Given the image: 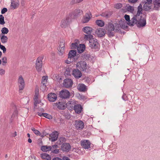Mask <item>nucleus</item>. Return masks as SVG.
Segmentation results:
<instances>
[{
    "mask_svg": "<svg viewBox=\"0 0 160 160\" xmlns=\"http://www.w3.org/2000/svg\"><path fill=\"white\" fill-rule=\"evenodd\" d=\"M126 22L124 19L119 21V23L117 22L113 24L109 22L106 25V28L107 31V34L109 38L113 37L115 36V32H117L119 31L120 27L122 25L125 23Z\"/></svg>",
    "mask_w": 160,
    "mask_h": 160,
    "instance_id": "nucleus-1",
    "label": "nucleus"
},
{
    "mask_svg": "<svg viewBox=\"0 0 160 160\" xmlns=\"http://www.w3.org/2000/svg\"><path fill=\"white\" fill-rule=\"evenodd\" d=\"M142 11H138L137 14L134 15L132 18V22L129 23L128 25L132 26L136 24L138 27H143L146 25V15L144 14H143V16L142 15Z\"/></svg>",
    "mask_w": 160,
    "mask_h": 160,
    "instance_id": "nucleus-2",
    "label": "nucleus"
},
{
    "mask_svg": "<svg viewBox=\"0 0 160 160\" xmlns=\"http://www.w3.org/2000/svg\"><path fill=\"white\" fill-rule=\"evenodd\" d=\"M80 13V11H74L69 13L67 16L66 18L62 20L61 27L63 28L68 27L72 22V19L76 18L79 15Z\"/></svg>",
    "mask_w": 160,
    "mask_h": 160,
    "instance_id": "nucleus-3",
    "label": "nucleus"
},
{
    "mask_svg": "<svg viewBox=\"0 0 160 160\" xmlns=\"http://www.w3.org/2000/svg\"><path fill=\"white\" fill-rule=\"evenodd\" d=\"M93 36L91 34L85 35L84 38L89 41V46L92 49H95L96 50H98L100 45L98 42V40L96 38H93Z\"/></svg>",
    "mask_w": 160,
    "mask_h": 160,
    "instance_id": "nucleus-4",
    "label": "nucleus"
},
{
    "mask_svg": "<svg viewBox=\"0 0 160 160\" xmlns=\"http://www.w3.org/2000/svg\"><path fill=\"white\" fill-rule=\"evenodd\" d=\"M76 67L84 73H87L88 72V69L89 67L86 62L84 61L78 62L77 63Z\"/></svg>",
    "mask_w": 160,
    "mask_h": 160,
    "instance_id": "nucleus-5",
    "label": "nucleus"
},
{
    "mask_svg": "<svg viewBox=\"0 0 160 160\" xmlns=\"http://www.w3.org/2000/svg\"><path fill=\"white\" fill-rule=\"evenodd\" d=\"M43 57H38L37 59L36 63V68L38 72L41 71L42 66V60Z\"/></svg>",
    "mask_w": 160,
    "mask_h": 160,
    "instance_id": "nucleus-6",
    "label": "nucleus"
},
{
    "mask_svg": "<svg viewBox=\"0 0 160 160\" xmlns=\"http://www.w3.org/2000/svg\"><path fill=\"white\" fill-rule=\"evenodd\" d=\"M152 2V0H143L142 3L143 4V10L150 9Z\"/></svg>",
    "mask_w": 160,
    "mask_h": 160,
    "instance_id": "nucleus-7",
    "label": "nucleus"
},
{
    "mask_svg": "<svg viewBox=\"0 0 160 160\" xmlns=\"http://www.w3.org/2000/svg\"><path fill=\"white\" fill-rule=\"evenodd\" d=\"M59 94L60 98L63 99L68 98L70 96L69 92L66 89L61 90Z\"/></svg>",
    "mask_w": 160,
    "mask_h": 160,
    "instance_id": "nucleus-8",
    "label": "nucleus"
},
{
    "mask_svg": "<svg viewBox=\"0 0 160 160\" xmlns=\"http://www.w3.org/2000/svg\"><path fill=\"white\" fill-rule=\"evenodd\" d=\"M73 83L72 80L70 78H66L63 80V87L66 88H71Z\"/></svg>",
    "mask_w": 160,
    "mask_h": 160,
    "instance_id": "nucleus-9",
    "label": "nucleus"
},
{
    "mask_svg": "<svg viewBox=\"0 0 160 160\" xmlns=\"http://www.w3.org/2000/svg\"><path fill=\"white\" fill-rule=\"evenodd\" d=\"M64 100H62L61 101L58 102L54 103V104L59 109L64 110L67 108L66 102Z\"/></svg>",
    "mask_w": 160,
    "mask_h": 160,
    "instance_id": "nucleus-10",
    "label": "nucleus"
},
{
    "mask_svg": "<svg viewBox=\"0 0 160 160\" xmlns=\"http://www.w3.org/2000/svg\"><path fill=\"white\" fill-rule=\"evenodd\" d=\"M71 149V145L68 143H63L61 146V149L63 152H68Z\"/></svg>",
    "mask_w": 160,
    "mask_h": 160,
    "instance_id": "nucleus-11",
    "label": "nucleus"
},
{
    "mask_svg": "<svg viewBox=\"0 0 160 160\" xmlns=\"http://www.w3.org/2000/svg\"><path fill=\"white\" fill-rule=\"evenodd\" d=\"M72 75L76 79H79L81 77L82 74L79 69H74L72 71Z\"/></svg>",
    "mask_w": 160,
    "mask_h": 160,
    "instance_id": "nucleus-12",
    "label": "nucleus"
},
{
    "mask_svg": "<svg viewBox=\"0 0 160 160\" xmlns=\"http://www.w3.org/2000/svg\"><path fill=\"white\" fill-rule=\"evenodd\" d=\"M18 83L19 84V92H20V91L22 90L25 86L24 81L22 76H21L19 77L18 80Z\"/></svg>",
    "mask_w": 160,
    "mask_h": 160,
    "instance_id": "nucleus-13",
    "label": "nucleus"
},
{
    "mask_svg": "<svg viewBox=\"0 0 160 160\" xmlns=\"http://www.w3.org/2000/svg\"><path fill=\"white\" fill-rule=\"evenodd\" d=\"M95 33L98 37L101 38L105 35L106 31L104 29L99 28L96 30Z\"/></svg>",
    "mask_w": 160,
    "mask_h": 160,
    "instance_id": "nucleus-14",
    "label": "nucleus"
},
{
    "mask_svg": "<svg viewBox=\"0 0 160 160\" xmlns=\"http://www.w3.org/2000/svg\"><path fill=\"white\" fill-rule=\"evenodd\" d=\"M92 17V14L90 11L86 13L83 17L82 19V22L86 23L88 22Z\"/></svg>",
    "mask_w": 160,
    "mask_h": 160,
    "instance_id": "nucleus-15",
    "label": "nucleus"
},
{
    "mask_svg": "<svg viewBox=\"0 0 160 160\" xmlns=\"http://www.w3.org/2000/svg\"><path fill=\"white\" fill-rule=\"evenodd\" d=\"M84 123L82 121H76L75 126L77 130H82L84 128Z\"/></svg>",
    "mask_w": 160,
    "mask_h": 160,
    "instance_id": "nucleus-16",
    "label": "nucleus"
},
{
    "mask_svg": "<svg viewBox=\"0 0 160 160\" xmlns=\"http://www.w3.org/2000/svg\"><path fill=\"white\" fill-rule=\"evenodd\" d=\"M48 100L50 102H55L57 98L56 94L54 93H50L48 95Z\"/></svg>",
    "mask_w": 160,
    "mask_h": 160,
    "instance_id": "nucleus-17",
    "label": "nucleus"
},
{
    "mask_svg": "<svg viewBox=\"0 0 160 160\" xmlns=\"http://www.w3.org/2000/svg\"><path fill=\"white\" fill-rule=\"evenodd\" d=\"M58 132L54 131L49 135V139L52 142H54L57 140L58 137Z\"/></svg>",
    "mask_w": 160,
    "mask_h": 160,
    "instance_id": "nucleus-18",
    "label": "nucleus"
},
{
    "mask_svg": "<svg viewBox=\"0 0 160 160\" xmlns=\"http://www.w3.org/2000/svg\"><path fill=\"white\" fill-rule=\"evenodd\" d=\"M76 104L75 102L72 101H70L66 103L67 108L69 110H72L73 109Z\"/></svg>",
    "mask_w": 160,
    "mask_h": 160,
    "instance_id": "nucleus-19",
    "label": "nucleus"
},
{
    "mask_svg": "<svg viewBox=\"0 0 160 160\" xmlns=\"http://www.w3.org/2000/svg\"><path fill=\"white\" fill-rule=\"evenodd\" d=\"M90 143L87 140L81 141V145L85 149H88L90 148Z\"/></svg>",
    "mask_w": 160,
    "mask_h": 160,
    "instance_id": "nucleus-20",
    "label": "nucleus"
},
{
    "mask_svg": "<svg viewBox=\"0 0 160 160\" xmlns=\"http://www.w3.org/2000/svg\"><path fill=\"white\" fill-rule=\"evenodd\" d=\"M82 109V106L79 104H76L73 109L75 112L77 114H79L81 113Z\"/></svg>",
    "mask_w": 160,
    "mask_h": 160,
    "instance_id": "nucleus-21",
    "label": "nucleus"
},
{
    "mask_svg": "<svg viewBox=\"0 0 160 160\" xmlns=\"http://www.w3.org/2000/svg\"><path fill=\"white\" fill-rule=\"evenodd\" d=\"M77 51L76 50H71L69 52L68 54V58L71 59V58H73L74 57L78 56V54L76 55Z\"/></svg>",
    "mask_w": 160,
    "mask_h": 160,
    "instance_id": "nucleus-22",
    "label": "nucleus"
},
{
    "mask_svg": "<svg viewBox=\"0 0 160 160\" xmlns=\"http://www.w3.org/2000/svg\"><path fill=\"white\" fill-rule=\"evenodd\" d=\"M60 47V48H59V50H58V53L60 56H62L64 52V43L63 42H60V44L59 45Z\"/></svg>",
    "mask_w": 160,
    "mask_h": 160,
    "instance_id": "nucleus-23",
    "label": "nucleus"
},
{
    "mask_svg": "<svg viewBox=\"0 0 160 160\" xmlns=\"http://www.w3.org/2000/svg\"><path fill=\"white\" fill-rule=\"evenodd\" d=\"M19 4L18 0H12L11 3V8L12 9H15L18 6Z\"/></svg>",
    "mask_w": 160,
    "mask_h": 160,
    "instance_id": "nucleus-24",
    "label": "nucleus"
},
{
    "mask_svg": "<svg viewBox=\"0 0 160 160\" xmlns=\"http://www.w3.org/2000/svg\"><path fill=\"white\" fill-rule=\"evenodd\" d=\"M78 90L80 92H84L87 91V89L86 86L83 84H80L77 86Z\"/></svg>",
    "mask_w": 160,
    "mask_h": 160,
    "instance_id": "nucleus-25",
    "label": "nucleus"
},
{
    "mask_svg": "<svg viewBox=\"0 0 160 160\" xmlns=\"http://www.w3.org/2000/svg\"><path fill=\"white\" fill-rule=\"evenodd\" d=\"M52 149L51 146H42L41 147V149L43 152H47L51 151Z\"/></svg>",
    "mask_w": 160,
    "mask_h": 160,
    "instance_id": "nucleus-26",
    "label": "nucleus"
},
{
    "mask_svg": "<svg viewBox=\"0 0 160 160\" xmlns=\"http://www.w3.org/2000/svg\"><path fill=\"white\" fill-rule=\"evenodd\" d=\"M82 31L85 33L90 34L91 33L92 31V28L90 27H86L83 28Z\"/></svg>",
    "mask_w": 160,
    "mask_h": 160,
    "instance_id": "nucleus-27",
    "label": "nucleus"
},
{
    "mask_svg": "<svg viewBox=\"0 0 160 160\" xmlns=\"http://www.w3.org/2000/svg\"><path fill=\"white\" fill-rule=\"evenodd\" d=\"M79 47L77 48L78 52L79 53L82 52L85 49V46L84 44H81L79 45Z\"/></svg>",
    "mask_w": 160,
    "mask_h": 160,
    "instance_id": "nucleus-28",
    "label": "nucleus"
},
{
    "mask_svg": "<svg viewBox=\"0 0 160 160\" xmlns=\"http://www.w3.org/2000/svg\"><path fill=\"white\" fill-rule=\"evenodd\" d=\"M112 12L105 11L104 12L102 13L101 16L103 17L109 18L112 14Z\"/></svg>",
    "mask_w": 160,
    "mask_h": 160,
    "instance_id": "nucleus-29",
    "label": "nucleus"
},
{
    "mask_svg": "<svg viewBox=\"0 0 160 160\" xmlns=\"http://www.w3.org/2000/svg\"><path fill=\"white\" fill-rule=\"evenodd\" d=\"M48 77H46L45 76H43L42 78V83H41V87L42 88H43L44 89H45L46 88V85H45V82L46 83L47 82V79H46V78H47Z\"/></svg>",
    "mask_w": 160,
    "mask_h": 160,
    "instance_id": "nucleus-30",
    "label": "nucleus"
},
{
    "mask_svg": "<svg viewBox=\"0 0 160 160\" xmlns=\"http://www.w3.org/2000/svg\"><path fill=\"white\" fill-rule=\"evenodd\" d=\"M41 157L43 159L45 160H51V157L50 155L46 153H44L41 154Z\"/></svg>",
    "mask_w": 160,
    "mask_h": 160,
    "instance_id": "nucleus-31",
    "label": "nucleus"
},
{
    "mask_svg": "<svg viewBox=\"0 0 160 160\" xmlns=\"http://www.w3.org/2000/svg\"><path fill=\"white\" fill-rule=\"evenodd\" d=\"M0 36L1 41L2 43H4L7 42L8 38L7 36L4 35H2V36H1V35H0Z\"/></svg>",
    "mask_w": 160,
    "mask_h": 160,
    "instance_id": "nucleus-32",
    "label": "nucleus"
},
{
    "mask_svg": "<svg viewBox=\"0 0 160 160\" xmlns=\"http://www.w3.org/2000/svg\"><path fill=\"white\" fill-rule=\"evenodd\" d=\"M96 23L99 27H103L104 25V22L102 20H97L96 21Z\"/></svg>",
    "mask_w": 160,
    "mask_h": 160,
    "instance_id": "nucleus-33",
    "label": "nucleus"
},
{
    "mask_svg": "<svg viewBox=\"0 0 160 160\" xmlns=\"http://www.w3.org/2000/svg\"><path fill=\"white\" fill-rule=\"evenodd\" d=\"M31 129L36 135L37 136H41V133L38 130L36 129L33 127H32Z\"/></svg>",
    "mask_w": 160,
    "mask_h": 160,
    "instance_id": "nucleus-34",
    "label": "nucleus"
},
{
    "mask_svg": "<svg viewBox=\"0 0 160 160\" xmlns=\"http://www.w3.org/2000/svg\"><path fill=\"white\" fill-rule=\"evenodd\" d=\"M1 32L3 34H7L9 30L7 28L4 27L2 28Z\"/></svg>",
    "mask_w": 160,
    "mask_h": 160,
    "instance_id": "nucleus-35",
    "label": "nucleus"
},
{
    "mask_svg": "<svg viewBox=\"0 0 160 160\" xmlns=\"http://www.w3.org/2000/svg\"><path fill=\"white\" fill-rule=\"evenodd\" d=\"M124 18L128 22V23L132 22V19L130 20V16L129 15L125 14L124 16Z\"/></svg>",
    "mask_w": 160,
    "mask_h": 160,
    "instance_id": "nucleus-36",
    "label": "nucleus"
},
{
    "mask_svg": "<svg viewBox=\"0 0 160 160\" xmlns=\"http://www.w3.org/2000/svg\"><path fill=\"white\" fill-rule=\"evenodd\" d=\"M1 60L2 62V64L3 66L5 65L7 62V58L5 57H3L1 59Z\"/></svg>",
    "mask_w": 160,
    "mask_h": 160,
    "instance_id": "nucleus-37",
    "label": "nucleus"
},
{
    "mask_svg": "<svg viewBox=\"0 0 160 160\" xmlns=\"http://www.w3.org/2000/svg\"><path fill=\"white\" fill-rule=\"evenodd\" d=\"M5 22L4 20V17L2 15H0V24L3 25L4 24Z\"/></svg>",
    "mask_w": 160,
    "mask_h": 160,
    "instance_id": "nucleus-38",
    "label": "nucleus"
},
{
    "mask_svg": "<svg viewBox=\"0 0 160 160\" xmlns=\"http://www.w3.org/2000/svg\"><path fill=\"white\" fill-rule=\"evenodd\" d=\"M43 117H44L49 119H51L52 118V117L51 115L45 113H44Z\"/></svg>",
    "mask_w": 160,
    "mask_h": 160,
    "instance_id": "nucleus-39",
    "label": "nucleus"
},
{
    "mask_svg": "<svg viewBox=\"0 0 160 160\" xmlns=\"http://www.w3.org/2000/svg\"><path fill=\"white\" fill-rule=\"evenodd\" d=\"M122 4L121 3H117L115 5V8L117 9H119L121 8H122Z\"/></svg>",
    "mask_w": 160,
    "mask_h": 160,
    "instance_id": "nucleus-40",
    "label": "nucleus"
},
{
    "mask_svg": "<svg viewBox=\"0 0 160 160\" xmlns=\"http://www.w3.org/2000/svg\"><path fill=\"white\" fill-rule=\"evenodd\" d=\"M77 43H72L71 46V49H76L78 48Z\"/></svg>",
    "mask_w": 160,
    "mask_h": 160,
    "instance_id": "nucleus-41",
    "label": "nucleus"
},
{
    "mask_svg": "<svg viewBox=\"0 0 160 160\" xmlns=\"http://www.w3.org/2000/svg\"><path fill=\"white\" fill-rule=\"evenodd\" d=\"M160 5V0H155L154 5L155 7L157 8L159 7Z\"/></svg>",
    "mask_w": 160,
    "mask_h": 160,
    "instance_id": "nucleus-42",
    "label": "nucleus"
},
{
    "mask_svg": "<svg viewBox=\"0 0 160 160\" xmlns=\"http://www.w3.org/2000/svg\"><path fill=\"white\" fill-rule=\"evenodd\" d=\"M83 0H73L71 2L72 4L78 3L82 2Z\"/></svg>",
    "mask_w": 160,
    "mask_h": 160,
    "instance_id": "nucleus-43",
    "label": "nucleus"
},
{
    "mask_svg": "<svg viewBox=\"0 0 160 160\" xmlns=\"http://www.w3.org/2000/svg\"><path fill=\"white\" fill-rule=\"evenodd\" d=\"M59 142H61L62 143L66 141V139L65 137H60L59 138Z\"/></svg>",
    "mask_w": 160,
    "mask_h": 160,
    "instance_id": "nucleus-44",
    "label": "nucleus"
},
{
    "mask_svg": "<svg viewBox=\"0 0 160 160\" xmlns=\"http://www.w3.org/2000/svg\"><path fill=\"white\" fill-rule=\"evenodd\" d=\"M128 23L125 22V23L123 24L121 27L120 28H121L123 29H125L128 28V26H127Z\"/></svg>",
    "mask_w": 160,
    "mask_h": 160,
    "instance_id": "nucleus-45",
    "label": "nucleus"
},
{
    "mask_svg": "<svg viewBox=\"0 0 160 160\" xmlns=\"http://www.w3.org/2000/svg\"><path fill=\"white\" fill-rule=\"evenodd\" d=\"M35 98H34V100L35 101V102L34 103V104L35 105V102H36V104L37 103H38V94L37 95L36 94L35 96Z\"/></svg>",
    "mask_w": 160,
    "mask_h": 160,
    "instance_id": "nucleus-46",
    "label": "nucleus"
},
{
    "mask_svg": "<svg viewBox=\"0 0 160 160\" xmlns=\"http://www.w3.org/2000/svg\"><path fill=\"white\" fill-rule=\"evenodd\" d=\"M0 48L2 50H3V52L4 53H5L6 51V49L5 47L4 46L2 45L0 46Z\"/></svg>",
    "mask_w": 160,
    "mask_h": 160,
    "instance_id": "nucleus-47",
    "label": "nucleus"
},
{
    "mask_svg": "<svg viewBox=\"0 0 160 160\" xmlns=\"http://www.w3.org/2000/svg\"><path fill=\"white\" fill-rule=\"evenodd\" d=\"M126 10H134V7L130 5L127 6Z\"/></svg>",
    "mask_w": 160,
    "mask_h": 160,
    "instance_id": "nucleus-48",
    "label": "nucleus"
},
{
    "mask_svg": "<svg viewBox=\"0 0 160 160\" xmlns=\"http://www.w3.org/2000/svg\"><path fill=\"white\" fill-rule=\"evenodd\" d=\"M38 144L40 146L42 144V139L40 138L38 140Z\"/></svg>",
    "mask_w": 160,
    "mask_h": 160,
    "instance_id": "nucleus-49",
    "label": "nucleus"
},
{
    "mask_svg": "<svg viewBox=\"0 0 160 160\" xmlns=\"http://www.w3.org/2000/svg\"><path fill=\"white\" fill-rule=\"evenodd\" d=\"M65 75H70V71L69 70H66L65 72Z\"/></svg>",
    "mask_w": 160,
    "mask_h": 160,
    "instance_id": "nucleus-50",
    "label": "nucleus"
},
{
    "mask_svg": "<svg viewBox=\"0 0 160 160\" xmlns=\"http://www.w3.org/2000/svg\"><path fill=\"white\" fill-rule=\"evenodd\" d=\"M128 2L132 3H136L138 0H128Z\"/></svg>",
    "mask_w": 160,
    "mask_h": 160,
    "instance_id": "nucleus-51",
    "label": "nucleus"
},
{
    "mask_svg": "<svg viewBox=\"0 0 160 160\" xmlns=\"http://www.w3.org/2000/svg\"><path fill=\"white\" fill-rule=\"evenodd\" d=\"M5 73V71L2 69H0V75H2Z\"/></svg>",
    "mask_w": 160,
    "mask_h": 160,
    "instance_id": "nucleus-52",
    "label": "nucleus"
},
{
    "mask_svg": "<svg viewBox=\"0 0 160 160\" xmlns=\"http://www.w3.org/2000/svg\"><path fill=\"white\" fill-rule=\"evenodd\" d=\"M52 152L53 153L55 154H57L59 152V150L58 149H56L52 151Z\"/></svg>",
    "mask_w": 160,
    "mask_h": 160,
    "instance_id": "nucleus-53",
    "label": "nucleus"
},
{
    "mask_svg": "<svg viewBox=\"0 0 160 160\" xmlns=\"http://www.w3.org/2000/svg\"><path fill=\"white\" fill-rule=\"evenodd\" d=\"M61 160H70V159L69 158L66 157L65 156H64L61 159Z\"/></svg>",
    "mask_w": 160,
    "mask_h": 160,
    "instance_id": "nucleus-54",
    "label": "nucleus"
},
{
    "mask_svg": "<svg viewBox=\"0 0 160 160\" xmlns=\"http://www.w3.org/2000/svg\"><path fill=\"white\" fill-rule=\"evenodd\" d=\"M142 3H141V4H139V6L138 7V10H140V9H141V10H143V9L142 8Z\"/></svg>",
    "mask_w": 160,
    "mask_h": 160,
    "instance_id": "nucleus-55",
    "label": "nucleus"
},
{
    "mask_svg": "<svg viewBox=\"0 0 160 160\" xmlns=\"http://www.w3.org/2000/svg\"><path fill=\"white\" fill-rule=\"evenodd\" d=\"M44 113H42L41 112H38L37 114L40 117H43Z\"/></svg>",
    "mask_w": 160,
    "mask_h": 160,
    "instance_id": "nucleus-56",
    "label": "nucleus"
},
{
    "mask_svg": "<svg viewBox=\"0 0 160 160\" xmlns=\"http://www.w3.org/2000/svg\"><path fill=\"white\" fill-rule=\"evenodd\" d=\"M52 160H61V158L59 157L54 158Z\"/></svg>",
    "mask_w": 160,
    "mask_h": 160,
    "instance_id": "nucleus-57",
    "label": "nucleus"
},
{
    "mask_svg": "<svg viewBox=\"0 0 160 160\" xmlns=\"http://www.w3.org/2000/svg\"><path fill=\"white\" fill-rule=\"evenodd\" d=\"M52 147L53 148V149L54 148H58V146L57 145H56V144H54L52 146Z\"/></svg>",
    "mask_w": 160,
    "mask_h": 160,
    "instance_id": "nucleus-58",
    "label": "nucleus"
},
{
    "mask_svg": "<svg viewBox=\"0 0 160 160\" xmlns=\"http://www.w3.org/2000/svg\"><path fill=\"white\" fill-rule=\"evenodd\" d=\"M17 132H15L13 134L12 136L13 137H15L17 136Z\"/></svg>",
    "mask_w": 160,
    "mask_h": 160,
    "instance_id": "nucleus-59",
    "label": "nucleus"
},
{
    "mask_svg": "<svg viewBox=\"0 0 160 160\" xmlns=\"http://www.w3.org/2000/svg\"><path fill=\"white\" fill-rule=\"evenodd\" d=\"M84 58L86 59L87 58H89V57L88 56V55H84L83 56Z\"/></svg>",
    "mask_w": 160,
    "mask_h": 160,
    "instance_id": "nucleus-60",
    "label": "nucleus"
},
{
    "mask_svg": "<svg viewBox=\"0 0 160 160\" xmlns=\"http://www.w3.org/2000/svg\"><path fill=\"white\" fill-rule=\"evenodd\" d=\"M28 142L29 143H31L32 142V140L30 138H29L28 139Z\"/></svg>",
    "mask_w": 160,
    "mask_h": 160,
    "instance_id": "nucleus-61",
    "label": "nucleus"
},
{
    "mask_svg": "<svg viewBox=\"0 0 160 160\" xmlns=\"http://www.w3.org/2000/svg\"><path fill=\"white\" fill-rule=\"evenodd\" d=\"M57 144H58L59 145H60L62 144V143L59 142V139L58 141H57Z\"/></svg>",
    "mask_w": 160,
    "mask_h": 160,
    "instance_id": "nucleus-62",
    "label": "nucleus"
},
{
    "mask_svg": "<svg viewBox=\"0 0 160 160\" xmlns=\"http://www.w3.org/2000/svg\"><path fill=\"white\" fill-rule=\"evenodd\" d=\"M8 11H1V13L2 14L5 13Z\"/></svg>",
    "mask_w": 160,
    "mask_h": 160,
    "instance_id": "nucleus-63",
    "label": "nucleus"
},
{
    "mask_svg": "<svg viewBox=\"0 0 160 160\" xmlns=\"http://www.w3.org/2000/svg\"><path fill=\"white\" fill-rule=\"evenodd\" d=\"M15 114L16 115L17 114V112L16 110H15L14 111V112H13L12 115H14V114Z\"/></svg>",
    "mask_w": 160,
    "mask_h": 160,
    "instance_id": "nucleus-64",
    "label": "nucleus"
}]
</instances>
